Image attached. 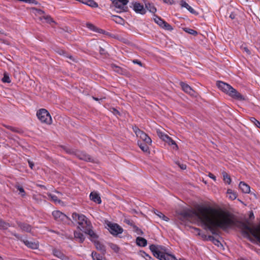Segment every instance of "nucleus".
Listing matches in <instances>:
<instances>
[{
	"label": "nucleus",
	"mask_w": 260,
	"mask_h": 260,
	"mask_svg": "<svg viewBox=\"0 0 260 260\" xmlns=\"http://www.w3.org/2000/svg\"><path fill=\"white\" fill-rule=\"evenodd\" d=\"M91 257L93 260H100V259L102 257V256L97 253L96 252H92Z\"/></svg>",
	"instance_id": "35"
},
{
	"label": "nucleus",
	"mask_w": 260,
	"mask_h": 260,
	"mask_svg": "<svg viewBox=\"0 0 260 260\" xmlns=\"http://www.w3.org/2000/svg\"><path fill=\"white\" fill-rule=\"evenodd\" d=\"M39 13L41 14V13H43V12L42 11H39Z\"/></svg>",
	"instance_id": "58"
},
{
	"label": "nucleus",
	"mask_w": 260,
	"mask_h": 260,
	"mask_svg": "<svg viewBox=\"0 0 260 260\" xmlns=\"http://www.w3.org/2000/svg\"><path fill=\"white\" fill-rule=\"evenodd\" d=\"M100 260H108L105 257H104L102 256L101 258L100 259Z\"/></svg>",
	"instance_id": "55"
},
{
	"label": "nucleus",
	"mask_w": 260,
	"mask_h": 260,
	"mask_svg": "<svg viewBox=\"0 0 260 260\" xmlns=\"http://www.w3.org/2000/svg\"><path fill=\"white\" fill-rule=\"evenodd\" d=\"M245 1H246V2H247L248 1V0H245Z\"/></svg>",
	"instance_id": "61"
},
{
	"label": "nucleus",
	"mask_w": 260,
	"mask_h": 260,
	"mask_svg": "<svg viewBox=\"0 0 260 260\" xmlns=\"http://www.w3.org/2000/svg\"><path fill=\"white\" fill-rule=\"evenodd\" d=\"M242 229L247 236L252 235L260 243V225L250 226L249 222L242 224Z\"/></svg>",
	"instance_id": "4"
},
{
	"label": "nucleus",
	"mask_w": 260,
	"mask_h": 260,
	"mask_svg": "<svg viewBox=\"0 0 260 260\" xmlns=\"http://www.w3.org/2000/svg\"><path fill=\"white\" fill-rule=\"evenodd\" d=\"M128 0H113L112 4L115 10L117 13L126 12L128 10L127 5Z\"/></svg>",
	"instance_id": "5"
},
{
	"label": "nucleus",
	"mask_w": 260,
	"mask_h": 260,
	"mask_svg": "<svg viewBox=\"0 0 260 260\" xmlns=\"http://www.w3.org/2000/svg\"><path fill=\"white\" fill-rule=\"evenodd\" d=\"M56 193H58L59 195L61 196L62 193L59 191H56Z\"/></svg>",
	"instance_id": "57"
},
{
	"label": "nucleus",
	"mask_w": 260,
	"mask_h": 260,
	"mask_svg": "<svg viewBox=\"0 0 260 260\" xmlns=\"http://www.w3.org/2000/svg\"><path fill=\"white\" fill-rule=\"evenodd\" d=\"M2 81L3 82H5V83L11 82V80L9 78V76L6 74H4V77L2 79Z\"/></svg>",
	"instance_id": "40"
},
{
	"label": "nucleus",
	"mask_w": 260,
	"mask_h": 260,
	"mask_svg": "<svg viewBox=\"0 0 260 260\" xmlns=\"http://www.w3.org/2000/svg\"><path fill=\"white\" fill-rule=\"evenodd\" d=\"M52 215L55 220L57 221L67 222L69 220L68 217L66 214L58 210H56L52 212Z\"/></svg>",
	"instance_id": "9"
},
{
	"label": "nucleus",
	"mask_w": 260,
	"mask_h": 260,
	"mask_svg": "<svg viewBox=\"0 0 260 260\" xmlns=\"http://www.w3.org/2000/svg\"><path fill=\"white\" fill-rule=\"evenodd\" d=\"M154 213L156 215H157L158 217H159L163 220L166 221H168L169 220V218L167 216H166L164 214H163L161 212H160L157 210H156L154 211Z\"/></svg>",
	"instance_id": "30"
},
{
	"label": "nucleus",
	"mask_w": 260,
	"mask_h": 260,
	"mask_svg": "<svg viewBox=\"0 0 260 260\" xmlns=\"http://www.w3.org/2000/svg\"><path fill=\"white\" fill-rule=\"evenodd\" d=\"M145 8L151 13H155L156 12V9L153 5L149 3H145Z\"/></svg>",
	"instance_id": "25"
},
{
	"label": "nucleus",
	"mask_w": 260,
	"mask_h": 260,
	"mask_svg": "<svg viewBox=\"0 0 260 260\" xmlns=\"http://www.w3.org/2000/svg\"><path fill=\"white\" fill-rule=\"evenodd\" d=\"M223 180L224 181V182L225 183H226L229 184L231 183V178H230V176L226 173H224L223 175Z\"/></svg>",
	"instance_id": "38"
},
{
	"label": "nucleus",
	"mask_w": 260,
	"mask_h": 260,
	"mask_svg": "<svg viewBox=\"0 0 260 260\" xmlns=\"http://www.w3.org/2000/svg\"><path fill=\"white\" fill-rule=\"evenodd\" d=\"M137 231H138L139 234L142 233V232L141 230L138 229Z\"/></svg>",
	"instance_id": "56"
},
{
	"label": "nucleus",
	"mask_w": 260,
	"mask_h": 260,
	"mask_svg": "<svg viewBox=\"0 0 260 260\" xmlns=\"http://www.w3.org/2000/svg\"><path fill=\"white\" fill-rule=\"evenodd\" d=\"M154 20L158 25L167 30H172L173 29L171 25L162 20L160 17L154 16Z\"/></svg>",
	"instance_id": "11"
},
{
	"label": "nucleus",
	"mask_w": 260,
	"mask_h": 260,
	"mask_svg": "<svg viewBox=\"0 0 260 260\" xmlns=\"http://www.w3.org/2000/svg\"><path fill=\"white\" fill-rule=\"evenodd\" d=\"M180 85L181 86L182 89H183V90L184 92H185L190 95H193L194 91L192 90V89L191 88V87L190 86H189L188 84L181 82L180 83Z\"/></svg>",
	"instance_id": "15"
},
{
	"label": "nucleus",
	"mask_w": 260,
	"mask_h": 260,
	"mask_svg": "<svg viewBox=\"0 0 260 260\" xmlns=\"http://www.w3.org/2000/svg\"><path fill=\"white\" fill-rule=\"evenodd\" d=\"M93 242L94 243L95 246L97 250L101 251L103 253H104L106 252V248L105 246L103 244L99 242L98 240L95 241H94Z\"/></svg>",
	"instance_id": "23"
},
{
	"label": "nucleus",
	"mask_w": 260,
	"mask_h": 260,
	"mask_svg": "<svg viewBox=\"0 0 260 260\" xmlns=\"http://www.w3.org/2000/svg\"><path fill=\"white\" fill-rule=\"evenodd\" d=\"M243 49L248 54H250V51H249V50L247 48V47H243Z\"/></svg>",
	"instance_id": "47"
},
{
	"label": "nucleus",
	"mask_w": 260,
	"mask_h": 260,
	"mask_svg": "<svg viewBox=\"0 0 260 260\" xmlns=\"http://www.w3.org/2000/svg\"><path fill=\"white\" fill-rule=\"evenodd\" d=\"M208 239H209V240L212 241L213 244L214 243V241H216V240H217L216 239H215L214 237H213L212 236H209L208 237Z\"/></svg>",
	"instance_id": "46"
},
{
	"label": "nucleus",
	"mask_w": 260,
	"mask_h": 260,
	"mask_svg": "<svg viewBox=\"0 0 260 260\" xmlns=\"http://www.w3.org/2000/svg\"><path fill=\"white\" fill-rule=\"evenodd\" d=\"M82 3L92 8H96L98 7V4L93 0H84Z\"/></svg>",
	"instance_id": "26"
},
{
	"label": "nucleus",
	"mask_w": 260,
	"mask_h": 260,
	"mask_svg": "<svg viewBox=\"0 0 260 260\" xmlns=\"http://www.w3.org/2000/svg\"><path fill=\"white\" fill-rule=\"evenodd\" d=\"M0 260H3L2 258L0 256Z\"/></svg>",
	"instance_id": "60"
},
{
	"label": "nucleus",
	"mask_w": 260,
	"mask_h": 260,
	"mask_svg": "<svg viewBox=\"0 0 260 260\" xmlns=\"http://www.w3.org/2000/svg\"><path fill=\"white\" fill-rule=\"evenodd\" d=\"M141 256L146 260H153L152 257L144 251L141 252Z\"/></svg>",
	"instance_id": "39"
},
{
	"label": "nucleus",
	"mask_w": 260,
	"mask_h": 260,
	"mask_svg": "<svg viewBox=\"0 0 260 260\" xmlns=\"http://www.w3.org/2000/svg\"><path fill=\"white\" fill-rule=\"evenodd\" d=\"M181 214L187 218H197L202 225L212 234H217V229H226L235 224L234 219L229 213L221 209L210 206H200L194 210L186 209Z\"/></svg>",
	"instance_id": "1"
},
{
	"label": "nucleus",
	"mask_w": 260,
	"mask_h": 260,
	"mask_svg": "<svg viewBox=\"0 0 260 260\" xmlns=\"http://www.w3.org/2000/svg\"><path fill=\"white\" fill-rule=\"evenodd\" d=\"M108 230L111 234L116 236L118 234H121L123 232V229L117 224L108 222L107 223Z\"/></svg>",
	"instance_id": "8"
},
{
	"label": "nucleus",
	"mask_w": 260,
	"mask_h": 260,
	"mask_svg": "<svg viewBox=\"0 0 260 260\" xmlns=\"http://www.w3.org/2000/svg\"><path fill=\"white\" fill-rule=\"evenodd\" d=\"M180 167L182 170H185L186 168V165H184V164H182V165H180Z\"/></svg>",
	"instance_id": "51"
},
{
	"label": "nucleus",
	"mask_w": 260,
	"mask_h": 260,
	"mask_svg": "<svg viewBox=\"0 0 260 260\" xmlns=\"http://www.w3.org/2000/svg\"><path fill=\"white\" fill-rule=\"evenodd\" d=\"M250 120L251 121L253 122L255 126L260 128V122L258 120L253 117H251Z\"/></svg>",
	"instance_id": "41"
},
{
	"label": "nucleus",
	"mask_w": 260,
	"mask_h": 260,
	"mask_svg": "<svg viewBox=\"0 0 260 260\" xmlns=\"http://www.w3.org/2000/svg\"><path fill=\"white\" fill-rule=\"evenodd\" d=\"M239 188L242 192L244 193H249L250 191V186L244 182H240L239 185Z\"/></svg>",
	"instance_id": "16"
},
{
	"label": "nucleus",
	"mask_w": 260,
	"mask_h": 260,
	"mask_svg": "<svg viewBox=\"0 0 260 260\" xmlns=\"http://www.w3.org/2000/svg\"><path fill=\"white\" fill-rule=\"evenodd\" d=\"M28 164H29V167L32 169H33V166H34V164L32 161H28Z\"/></svg>",
	"instance_id": "50"
},
{
	"label": "nucleus",
	"mask_w": 260,
	"mask_h": 260,
	"mask_svg": "<svg viewBox=\"0 0 260 260\" xmlns=\"http://www.w3.org/2000/svg\"><path fill=\"white\" fill-rule=\"evenodd\" d=\"M136 242L138 245L140 246L145 247L147 245V240L142 237H138L136 239Z\"/></svg>",
	"instance_id": "24"
},
{
	"label": "nucleus",
	"mask_w": 260,
	"mask_h": 260,
	"mask_svg": "<svg viewBox=\"0 0 260 260\" xmlns=\"http://www.w3.org/2000/svg\"><path fill=\"white\" fill-rule=\"evenodd\" d=\"M235 17H236V15L235 13H231V14L230 15V17L232 19H234L235 18Z\"/></svg>",
	"instance_id": "48"
},
{
	"label": "nucleus",
	"mask_w": 260,
	"mask_h": 260,
	"mask_svg": "<svg viewBox=\"0 0 260 260\" xmlns=\"http://www.w3.org/2000/svg\"><path fill=\"white\" fill-rule=\"evenodd\" d=\"M53 254L55 256L61 259L63 258L64 256V254L60 250L57 249H53Z\"/></svg>",
	"instance_id": "28"
},
{
	"label": "nucleus",
	"mask_w": 260,
	"mask_h": 260,
	"mask_svg": "<svg viewBox=\"0 0 260 260\" xmlns=\"http://www.w3.org/2000/svg\"><path fill=\"white\" fill-rule=\"evenodd\" d=\"M18 226L20 228V229L24 232H29L31 231V228L30 225L25 223H18Z\"/></svg>",
	"instance_id": "20"
},
{
	"label": "nucleus",
	"mask_w": 260,
	"mask_h": 260,
	"mask_svg": "<svg viewBox=\"0 0 260 260\" xmlns=\"http://www.w3.org/2000/svg\"><path fill=\"white\" fill-rule=\"evenodd\" d=\"M138 135L137 137L140 138L146 144H151L152 140L146 134L142 131V132H138Z\"/></svg>",
	"instance_id": "14"
},
{
	"label": "nucleus",
	"mask_w": 260,
	"mask_h": 260,
	"mask_svg": "<svg viewBox=\"0 0 260 260\" xmlns=\"http://www.w3.org/2000/svg\"><path fill=\"white\" fill-rule=\"evenodd\" d=\"M184 30L185 32L188 33L189 34H190V35H192L193 36H196L198 34V32H197V31H196L192 29H190L189 28H184Z\"/></svg>",
	"instance_id": "34"
},
{
	"label": "nucleus",
	"mask_w": 260,
	"mask_h": 260,
	"mask_svg": "<svg viewBox=\"0 0 260 260\" xmlns=\"http://www.w3.org/2000/svg\"><path fill=\"white\" fill-rule=\"evenodd\" d=\"M77 154V156L80 159L85 161H90L91 159L89 155L83 152H78Z\"/></svg>",
	"instance_id": "19"
},
{
	"label": "nucleus",
	"mask_w": 260,
	"mask_h": 260,
	"mask_svg": "<svg viewBox=\"0 0 260 260\" xmlns=\"http://www.w3.org/2000/svg\"><path fill=\"white\" fill-rule=\"evenodd\" d=\"M48 197L50 199L54 202L55 204H60L61 203V201L58 199V197L53 194L49 193L48 194Z\"/></svg>",
	"instance_id": "29"
},
{
	"label": "nucleus",
	"mask_w": 260,
	"mask_h": 260,
	"mask_svg": "<svg viewBox=\"0 0 260 260\" xmlns=\"http://www.w3.org/2000/svg\"><path fill=\"white\" fill-rule=\"evenodd\" d=\"M90 199L92 201L101 204L102 202L101 198L98 193L95 192H91L90 194Z\"/></svg>",
	"instance_id": "17"
},
{
	"label": "nucleus",
	"mask_w": 260,
	"mask_h": 260,
	"mask_svg": "<svg viewBox=\"0 0 260 260\" xmlns=\"http://www.w3.org/2000/svg\"><path fill=\"white\" fill-rule=\"evenodd\" d=\"M216 84L219 89L233 98L239 101L244 100V96L230 85L222 81L217 82Z\"/></svg>",
	"instance_id": "2"
},
{
	"label": "nucleus",
	"mask_w": 260,
	"mask_h": 260,
	"mask_svg": "<svg viewBox=\"0 0 260 260\" xmlns=\"http://www.w3.org/2000/svg\"><path fill=\"white\" fill-rule=\"evenodd\" d=\"M41 20L43 21V22H46L48 23H50L51 22H53V21L52 20V18L50 17V16L48 15H44L42 16L41 18Z\"/></svg>",
	"instance_id": "32"
},
{
	"label": "nucleus",
	"mask_w": 260,
	"mask_h": 260,
	"mask_svg": "<svg viewBox=\"0 0 260 260\" xmlns=\"http://www.w3.org/2000/svg\"><path fill=\"white\" fill-rule=\"evenodd\" d=\"M135 63H138V62L137 61H134ZM139 64H140V63H139Z\"/></svg>",
	"instance_id": "59"
},
{
	"label": "nucleus",
	"mask_w": 260,
	"mask_h": 260,
	"mask_svg": "<svg viewBox=\"0 0 260 260\" xmlns=\"http://www.w3.org/2000/svg\"><path fill=\"white\" fill-rule=\"evenodd\" d=\"M227 194L229 195V198L234 200L237 198V194L236 192H233L232 189H228L227 190Z\"/></svg>",
	"instance_id": "31"
},
{
	"label": "nucleus",
	"mask_w": 260,
	"mask_h": 260,
	"mask_svg": "<svg viewBox=\"0 0 260 260\" xmlns=\"http://www.w3.org/2000/svg\"><path fill=\"white\" fill-rule=\"evenodd\" d=\"M180 5L182 7L185 8L188 11H189L192 14L196 13V11L190 7L187 3H186L184 1H181L180 3Z\"/></svg>",
	"instance_id": "22"
},
{
	"label": "nucleus",
	"mask_w": 260,
	"mask_h": 260,
	"mask_svg": "<svg viewBox=\"0 0 260 260\" xmlns=\"http://www.w3.org/2000/svg\"><path fill=\"white\" fill-rule=\"evenodd\" d=\"M132 5L133 9L136 13L141 14H145L146 10L143 5L137 2H133L132 3Z\"/></svg>",
	"instance_id": "12"
},
{
	"label": "nucleus",
	"mask_w": 260,
	"mask_h": 260,
	"mask_svg": "<svg viewBox=\"0 0 260 260\" xmlns=\"http://www.w3.org/2000/svg\"><path fill=\"white\" fill-rule=\"evenodd\" d=\"M4 126L6 127L7 129H10V131H12V132H15L16 131V129L15 128L11 126H10V125H4Z\"/></svg>",
	"instance_id": "45"
},
{
	"label": "nucleus",
	"mask_w": 260,
	"mask_h": 260,
	"mask_svg": "<svg viewBox=\"0 0 260 260\" xmlns=\"http://www.w3.org/2000/svg\"><path fill=\"white\" fill-rule=\"evenodd\" d=\"M17 190L19 191V194L21 195V196H25V191L24 189L20 186H17Z\"/></svg>",
	"instance_id": "42"
},
{
	"label": "nucleus",
	"mask_w": 260,
	"mask_h": 260,
	"mask_svg": "<svg viewBox=\"0 0 260 260\" xmlns=\"http://www.w3.org/2000/svg\"><path fill=\"white\" fill-rule=\"evenodd\" d=\"M209 176L211 178H212V179H214V180H215L216 177H215V176L213 174H211V173H210V174H209Z\"/></svg>",
	"instance_id": "52"
},
{
	"label": "nucleus",
	"mask_w": 260,
	"mask_h": 260,
	"mask_svg": "<svg viewBox=\"0 0 260 260\" xmlns=\"http://www.w3.org/2000/svg\"><path fill=\"white\" fill-rule=\"evenodd\" d=\"M86 26L88 28H89L90 30H92L94 32L102 34L103 33V30L101 29H100L94 26L93 24L88 23L86 24Z\"/></svg>",
	"instance_id": "21"
},
{
	"label": "nucleus",
	"mask_w": 260,
	"mask_h": 260,
	"mask_svg": "<svg viewBox=\"0 0 260 260\" xmlns=\"http://www.w3.org/2000/svg\"><path fill=\"white\" fill-rule=\"evenodd\" d=\"M254 214L252 212H251L250 213V215H249V218H254Z\"/></svg>",
	"instance_id": "54"
},
{
	"label": "nucleus",
	"mask_w": 260,
	"mask_h": 260,
	"mask_svg": "<svg viewBox=\"0 0 260 260\" xmlns=\"http://www.w3.org/2000/svg\"><path fill=\"white\" fill-rule=\"evenodd\" d=\"M110 248L115 252L118 253L119 251V247L115 244L113 243H110Z\"/></svg>",
	"instance_id": "37"
},
{
	"label": "nucleus",
	"mask_w": 260,
	"mask_h": 260,
	"mask_svg": "<svg viewBox=\"0 0 260 260\" xmlns=\"http://www.w3.org/2000/svg\"><path fill=\"white\" fill-rule=\"evenodd\" d=\"M10 226L8 223H6L0 219V229L5 230L8 229Z\"/></svg>",
	"instance_id": "33"
},
{
	"label": "nucleus",
	"mask_w": 260,
	"mask_h": 260,
	"mask_svg": "<svg viewBox=\"0 0 260 260\" xmlns=\"http://www.w3.org/2000/svg\"><path fill=\"white\" fill-rule=\"evenodd\" d=\"M165 3L172 4L173 3V0H162Z\"/></svg>",
	"instance_id": "49"
},
{
	"label": "nucleus",
	"mask_w": 260,
	"mask_h": 260,
	"mask_svg": "<svg viewBox=\"0 0 260 260\" xmlns=\"http://www.w3.org/2000/svg\"><path fill=\"white\" fill-rule=\"evenodd\" d=\"M158 137L164 141L168 143L169 145L173 146V149L178 148L177 145L175 142L169 136L161 132H157Z\"/></svg>",
	"instance_id": "7"
},
{
	"label": "nucleus",
	"mask_w": 260,
	"mask_h": 260,
	"mask_svg": "<svg viewBox=\"0 0 260 260\" xmlns=\"http://www.w3.org/2000/svg\"><path fill=\"white\" fill-rule=\"evenodd\" d=\"M92 225H91L89 228H87V229H85V231L83 232H84L86 234L88 235L90 237V240L92 242H94L98 240V236L92 230Z\"/></svg>",
	"instance_id": "13"
},
{
	"label": "nucleus",
	"mask_w": 260,
	"mask_h": 260,
	"mask_svg": "<svg viewBox=\"0 0 260 260\" xmlns=\"http://www.w3.org/2000/svg\"><path fill=\"white\" fill-rule=\"evenodd\" d=\"M138 145L143 151L146 152L148 151V145H150V144H146L145 143H142L141 141H138Z\"/></svg>",
	"instance_id": "27"
},
{
	"label": "nucleus",
	"mask_w": 260,
	"mask_h": 260,
	"mask_svg": "<svg viewBox=\"0 0 260 260\" xmlns=\"http://www.w3.org/2000/svg\"><path fill=\"white\" fill-rule=\"evenodd\" d=\"M92 99L96 101L99 102V103H100V101L102 100V99H98V98H95V97H92Z\"/></svg>",
	"instance_id": "53"
},
{
	"label": "nucleus",
	"mask_w": 260,
	"mask_h": 260,
	"mask_svg": "<svg viewBox=\"0 0 260 260\" xmlns=\"http://www.w3.org/2000/svg\"><path fill=\"white\" fill-rule=\"evenodd\" d=\"M18 239H20L23 243L28 248L37 249L39 248V243L37 241H28L27 240H21L18 235H14Z\"/></svg>",
	"instance_id": "10"
},
{
	"label": "nucleus",
	"mask_w": 260,
	"mask_h": 260,
	"mask_svg": "<svg viewBox=\"0 0 260 260\" xmlns=\"http://www.w3.org/2000/svg\"><path fill=\"white\" fill-rule=\"evenodd\" d=\"M74 238L77 241L80 243L83 242L85 240V236L80 232L75 231L74 232Z\"/></svg>",
	"instance_id": "18"
},
{
	"label": "nucleus",
	"mask_w": 260,
	"mask_h": 260,
	"mask_svg": "<svg viewBox=\"0 0 260 260\" xmlns=\"http://www.w3.org/2000/svg\"><path fill=\"white\" fill-rule=\"evenodd\" d=\"M72 217L74 221L78 224V229L81 231H85V229H87L91 225L90 221L83 214L73 213Z\"/></svg>",
	"instance_id": "3"
},
{
	"label": "nucleus",
	"mask_w": 260,
	"mask_h": 260,
	"mask_svg": "<svg viewBox=\"0 0 260 260\" xmlns=\"http://www.w3.org/2000/svg\"><path fill=\"white\" fill-rule=\"evenodd\" d=\"M134 132L136 134L137 137L139 135L138 132H142V131H141L138 127L135 126L133 128Z\"/></svg>",
	"instance_id": "44"
},
{
	"label": "nucleus",
	"mask_w": 260,
	"mask_h": 260,
	"mask_svg": "<svg viewBox=\"0 0 260 260\" xmlns=\"http://www.w3.org/2000/svg\"><path fill=\"white\" fill-rule=\"evenodd\" d=\"M37 115L39 120L42 122L47 124H50L52 122L51 117L49 112L44 109L39 110L37 113Z\"/></svg>",
	"instance_id": "6"
},
{
	"label": "nucleus",
	"mask_w": 260,
	"mask_h": 260,
	"mask_svg": "<svg viewBox=\"0 0 260 260\" xmlns=\"http://www.w3.org/2000/svg\"><path fill=\"white\" fill-rule=\"evenodd\" d=\"M214 244L217 246L218 247L220 248V249H223V246L222 244L217 239L216 240V241H214Z\"/></svg>",
	"instance_id": "43"
},
{
	"label": "nucleus",
	"mask_w": 260,
	"mask_h": 260,
	"mask_svg": "<svg viewBox=\"0 0 260 260\" xmlns=\"http://www.w3.org/2000/svg\"><path fill=\"white\" fill-rule=\"evenodd\" d=\"M113 20L115 21L116 23L121 24L123 22V20L120 16H113Z\"/></svg>",
	"instance_id": "36"
}]
</instances>
